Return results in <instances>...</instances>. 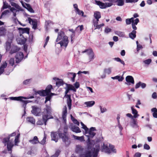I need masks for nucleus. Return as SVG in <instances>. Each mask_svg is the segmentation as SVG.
<instances>
[{"label":"nucleus","instance_id":"obj_1","mask_svg":"<svg viewBox=\"0 0 157 157\" xmlns=\"http://www.w3.org/2000/svg\"><path fill=\"white\" fill-rule=\"evenodd\" d=\"M51 112L52 109L51 107L49 105H47L42 112V119L38 120L36 122V124L37 125H42L44 124L45 125H46L48 120L53 118L52 116L51 115Z\"/></svg>","mask_w":157,"mask_h":157},{"label":"nucleus","instance_id":"obj_2","mask_svg":"<svg viewBox=\"0 0 157 157\" xmlns=\"http://www.w3.org/2000/svg\"><path fill=\"white\" fill-rule=\"evenodd\" d=\"M67 128L65 127L63 132H59V136L66 147L68 146L71 143V139L67 132Z\"/></svg>","mask_w":157,"mask_h":157},{"label":"nucleus","instance_id":"obj_3","mask_svg":"<svg viewBox=\"0 0 157 157\" xmlns=\"http://www.w3.org/2000/svg\"><path fill=\"white\" fill-rule=\"evenodd\" d=\"M61 39L62 40L58 44H59L61 47H64L66 48L69 42L68 37L65 35L64 33L62 31H60L58 33V36L56 41L58 42Z\"/></svg>","mask_w":157,"mask_h":157},{"label":"nucleus","instance_id":"obj_4","mask_svg":"<svg viewBox=\"0 0 157 157\" xmlns=\"http://www.w3.org/2000/svg\"><path fill=\"white\" fill-rule=\"evenodd\" d=\"M10 98L12 100L16 101H19L22 102V106L24 108V113L22 117L25 115L26 113L25 109L26 105L27 103L32 102V101L29 100H22V96H19L18 97H11Z\"/></svg>","mask_w":157,"mask_h":157},{"label":"nucleus","instance_id":"obj_5","mask_svg":"<svg viewBox=\"0 0 157 157\" xmlns=\"http://www.w3.org/2000/svg\"><path fill=\"white\" fill-rule=\"evenodd\" d=\"M32 108L31 113L36 116H39L41 111L40 108L36 105L32 106Z\"/></svg>","mask_w":157,"mask_h":157},{"label":"nucleus","instance_id":"obj_6","mask_svg":"<svg viewBox=\"0 0 157 157\" xmlns=\"http://www.w3.org/2000/svg\"><path fill=\"white\" fill-rule=\"evenodd\" d=\"M59 132H62L59 130H58L57 132H51V140L54 141L56 142H58V140L57 134L59 135Z\"/></svg>","mask_w":157,"mask_h":157},{"label":"nucleus","instance_id":"obj_7","mask_svg":"<svg viewBox=\"0 0 157 157\" xmlns=\"http://www.w3.org/2000/svg\"><path fill=\"white\" fill-rule=\"evenodd\" d=\"M24 54L22 52H18L15 56L16 61L17 63H19L23 59Z\"/></svg>","mask_w":157,"mask_h":157},{"label":"nucleus","instance_id":"obj_8","mask_svg":"<svg viewBox=\"0 0 157 157\" xmlns=\"http://www.w3.org/2000/svg\"><path fill=\"white\" fill-rule=\"evenodd\" d=\"M29 23L33 25V28L34 29H36L37 26V21L36 19L33 20L30 17L28 18Z\"/></svg>","mask_w":157,"mask_h":157},{"label":"nucleus","instance_id":"obj_9","mask_svg":"<svg viewBox=\"0 0 157 157\" xmlns=\"http://www.w3.org/2000/svg\"><path fill=\"white\" fill-rule=\"evenodd\" d=\"M125 80L128 83L125 82V84L130 85V83L132 84L134 83V81L133 78L132 76H127L125 78Z\"/></svg>","mask_w":157,"mask_h":157},{"label":"nucleus","instance_id":"obj_10","mask_svg":"<svg viewBox=\"0 0 157 157\" xmlns=\"http://www.w3.org/2000/svg\"><path fill=\"white\" fill-rule=\"evenodd\" d=\"M9 8L10 9V11L12 12L13 13V16H14V17L13 18V20L16 21V20H17L18 21V19H17V17H16V12L17 11H18L17 10H16L15 8H14L13 7H11L10 6H9Z\"/></svg>","mask_w":157,"mask_h":157},{"label":"nucleus","instance_id":"obj_11","mask_svg":"<svg viewBox=\"0 0 157 157\" xmlns=\"http://www.w3.org/2000/svg\"><path fill=\"white\" fill-rule=\"evenodd\" d=\"M92 155L90 151H86L83 153L80 154L79 155V157H92Z\"/></svg>","mask_w":157,"mask_h":157},{"label":"nucleus","instance_id":"obj_12","mask_svg":"<svg viewBox=\"0 0 157 157\" xmlns=\"http://www.w3.org/2000/svg\"><path fill=\"white\" fill-rule=\"evenodd\" d=\"M18 29L19 31V33L20 34H23L24 33H26L29 34V29L28 28H19Z\"/></svg>","mask_w":157,"mask_h":157},{"label":"nucleus","instance_id":"obj_13","mask_svg":"<svg viewBox=\"0 0 157 157\" xmlns=\"http://www.w3.org/2000/svg\"><path fill=\"white\" fill-rule=\"evenodd\" d=\"M95 133L89 131V129H88V131L87 132H85V136L87 137L88 138H93L95 135Z\"/></svg>","mask_w":157,"mask_h":157},{"label":"nucleus","instance_id":"obj_14","mask_svg":"<svg viewBox=\"0 0 157 157\" xmlns=\"http://www.w3.org/2000/svg\"><path fill=\"white\" fill-rule=\"evenodd\" d=\"M95 4L98 6L101 9H105V3L102 2L100 1L95 0Z\"/></svg>","mask_w":157,"mask_h":157},{"label":"nucleus","instance_id":"obj_15","mask_svg":"<svg viewBox=\"0 0 157 157\" xmlns=\"http://www.w3.org/2000/svg\"><path fill=\"white\" fill-rule=\"evenodd\" d=\"M54 94L51 93L49 94H47V95H46L45 96H46L45 98V103H46L48 101H49V105H49L50 107V100L51 99L52 96L54 95Z\"/></svg>","mask_w":157,"mask_h":157},{"label":"nucleus","instance_id":"obj_16","mask_svg":"<svg viewBox=\"0 0 157 157\" xmlns=\"http://www.w3.org/2000/svg\"><path fill=\"white\" fill-rule=\"evenodd\" d=\"M130 125L133 128H138V126L137 124L136 120L133 119L132 121L130 122Z\"/></svg>","mask_w":157,"mask_h":157},{"label":"nucleus","instance_id":"obj_17","mask_svg":"<svg viewBox=\"0 0 157 157\" xmlns=\"http://www.w3.org/2000/svg\"><path fill=\"white\" fill-rule=\"evenodd\" d=\"M7 144V148L8 151H9V153L11 154L12 152V148L13 147L14 145L13 143L11 142L8 143Z\"/></svg>","mask_w":157,"mask_h":157},{"label":"nucleus","instance_id":"obj_18","mask_svg":"<svg viewBox=\"0 0 157 157\" xmlns=\"http://www.w3.org/2000/svg\"><path fill=\"white\" fill-rule=\"evenodd\" d=\"M146 84L140 81L136 84L135 87V88L136 89L139 88L140 86H141L142 89H144L146 87Z\"/></svg>","mask_w":157,"mask_h":157},{"label":"nucleus","instance_id":"obj_19","mask_svg":"<svg viewBox=\"0 0 157 157\" xmlns=\"http://www.w3.org/2000/svg\"><path fill=\"white\" fill-rule=\"evenodd\" d=\"M67 113V108L66 106H65L63 109L62 113V118L64 122L66 121V117Z\"/></svg>","mask_w":157,"mask_h":157},{"label":"nucleus","instance_id":"obj_20","mask_svg":"<svg viewBox=\"0 0 157 157\" xmlns=\"http://www.w3.org/2000/svg\"><path fill=\"white\" fill-rule=\"evenodd\" d=\"M7 64L6 61L3 62L0 67V75L2 74L4 71V69L7 66Z\"/></svg>","mask_w":157,"mask_h":157},{"label":"nucleus","instance_id":"obj_21","mask_svg":"<svg viewBox=\"0 0 157 157\" xmlns=\"http://www.w3.org/2000/svg\"><path fill=\"white\" fill-rule=\"evenodd\" d=\"M29 142L33 144H36L39 143V141L37 136H34L33 139L29 140Z\"/></svg>","mask_w":157,"mask_h":157},{"label":"nucleus","instance_id":"obj_22","mask_svg":"<svg viewBox=\"0 0 157 157\" xmlns=\"http://www.w3.org/2000/svg\"><path fill=\"white\" fill-rule=\"evenodd\" d=\"M10 2L11 5L13 6L18 11H22V10L21 9L20 6L15 3L11 1V0L10 1Z\"/></svg>","mask_w":157,"mask_h":157},{"label":"nucleus","instance_id":"obj_23","mask_svg":"<svg viewBox=\"0 0 157 157\" xmlns=\"http://www.w3.org/2000/svg\"><path fill=\"white\" fill-rule=\"evenodd\" d=\"M20 48L16 46H13L10 52V53L11 54H13L14 53L17 52V51L20 50Z\"/></svg>","mask_w":157,"mask_h":157},{"label":"nucleus","instance_id":"obj_24","mask_svg":"<svg viewBox=\"0 0 157 157\" xmlns=\"http://www.w3.org/2000/svg\"><path fill=\"white\" fill-rule=\"evenodd\" d=\"M133 107V106H132L131 107L132 113L133 114V117L134 118H136L139 116V115L138 114L137 111L136 109H134Z\"/></svg>","mask_w":157,"mask_h":157},{"label":"nucleus","instance_id":"obj_25","mask_svg":"<svg viewBox=\"0 0 157 157\" xmlns=\"http://www.w3.org/2000/svg\"><path fill=\"white\" fill-rule=\"evenodd\" d=\"M71 130L74 132H75L76 133H80L81 132V131L80 130L79 128L75 126H72L71 127Z\"/></svg>","mask_w":157,"mask_h":157},{"label":"nucleus","instance_id":"obj_26","mask_svg":"<svg viewBox=\"0 0 157 157\" xmlns=\"http://www.w3.org/2000/svg\"><path fill=\"white\" fill-rule=\"evenodd\" d=\"M84 148L80 145H77L76 146L75 152L77 153H80L82 152Z\"/></svg>","mask_w":157,"mask_h":157},{"label":"nucleus","instance_id":"obj_27","mask_svg":"<svg viewBox=\"0 0 157 157\" xmlns=\"http://www.w3.org/2000/svg\"><path fill=\"white\" fill-rule=\"evenodd\" d=\"M6 33V29L3 26L0 27V36H3L5 35Z\"/></svg>","mask_w":157,"mask_h":157},{"label":"nucleus","instance_id":"obj_28","mask_svg":"<svg viewBox=\"0 0 157 157\" xmlns=\"http://www.w3.org/2000/svg\"><path fill=\"white\" fill-rule=\"evenodd\" d=\"M72 136L74 139L78 140L80 141V142H82L84 141L83 136H78L73 135Z\"/></svg>","mask_w":157,"mask_h":157},{"label":"nucleus","instance_id":"obj_29","mask_svg":"<svg viewBox=\"0 0 157 157\" xmlns=\"http://www.w3.org/2000/svg\"><path fill=\"white\" fill-rule=\"evenodd\" d=\"M66 84L67 86L66 87L69 89L70 90H72L75 92L76 91V89L72 85L67 83H66Z\"/></svg>","mask_w":157,"mask_h":157},{"label":"nucleus","instance_id":"obj_30","mask_svg":"<svg viewBox=\"0 0 157 157\" xmlns=\"http://www.w3.org/2000/svg\"><path fill=\"white\" fill-rule=\"evenodd\" d=\"M36 93L42 96H45L48 94L45 90H38L37 91Z\"/></svg>","mask_w":157,"mask_h":157},{"label":"nucleus","instance_id":"obj_31","mask_svg":"<svg viewBox=\"0 0 157 157\" xmlns=\"http://www.w3.org/2000/svg\"><path fill=\"white\" fill-rule=\"evenodd\" d=\"M136 31L135 30H133L129 33V36L130 38L132 39H134L136 36Z\"/></svg>","mask_w":157,"mask_h":157},{"label":"nucleus","instance_id":"obj_32","mask_svg":"<svg viewBox=\"0 0 157 157\" xmlns=\"http://www.w3.org/2000/svg\"><path fill=\"white\" fill-rule=\"evenodd\" d=\"M151 111L153 113L152 116L154 118H157V109L153 108L151 109Z\"/></svg>","mask_w":157,"mask_h":157},{"label":"nucleus","instance_id":"obj_33","mask_svg":"<svg viewBox=\"0 0 157 157\" xmlns=\"http://www.w3.org/2000/svg\"><path fill=\"white\" fill-rule=\"evenodd\" d=\"M20 36H22L23 39H20L19 40V43L21 44H24L26 41L27 39L24 37L22 34H20Z\"/></svg>","mask_w":157,"mask_h":157},{"label":"nucleus","instance_id":"obj_34","mask_svg":"<svg viewBox=\"0 0 157 157\" xmlns=\"http://www.w3.org/2000/svg\"><path fill=\"white\" fill-rule=\"evenodd\" d=\"M87 148L88 150L91 149L93 147V144L91 142L90 139L88 138L87 140Z\"/></svg>","mask_w":157,"mask_h":157},{"label":"nucleus","instance_id":"obj_35","mask_svg":"<svg viewBox=\"0 0 157 157\" xmlns=\"http://www.w3.org/2000/svg\"><path fill=\"white\" fill-rule=\"evenodd\" d=\"M95 102L94 101H90L85 102L84 104L86 105L87 107H88L92 106L95 104Z\"/></svg>","mask_w":157,"mask_h":157},{"label":"nucleus","instance_id":"obj_36","mask_svg":"<svg viewBox=\"0 0 157 157\" xmlns=\"http://www.w3.org/2000/svg\"><path fill=\"white\" fill-rule=\"evenodd\" d=\"M111 78L113 79H117L118 81L121 82L124 79V78L123 76H121L119 75H117L115 77H112Z\"/></svg>","mask_w":157,"mask_h":157},{"label":"nucleus","instance_id":"obj_37","mask_svg":"<svg viewBox=\"0 0 157 157\" xmlns=\"http://www.w3.org/2000/svg\"><path fill=\"white\" fill-rule=\"evenodd\" d=\"M27 121L31 123L32 124H34L35 123V121L34 119L32 117H28L26 118Z\"/></svg>","mask_w":157,"mask_h":157},{"label":"nucleus","instance_id":"obj_38","mask_svg":"<svg viewBox=\"0 0 157 157\" xmlns=\"http://www.w3.org/2000/svg\"><path fill=\"white\" fill-rule=\"evenodd\" d=\"M25 4L26 6L25 8H26L29 12L31 13H34V10L29 4L27 3H25Z\"/></svg>","mask_w":157,"mask_h":157},{"label":"nucleus","instance_id":"obj_39","mask_svg":"<svg viewBox=\"0 0 157 157\" xmlns=\"http://www.w3.org/2000/svg\"><path fill=\"white\" fill-rule=\"evenodd\" d=\"M115 33L116 35L121 37H124L125 36L124 33L123 32L117 31H115Z\"/></svg>","mask_w":157,"mask_h":157},{"label":"nucleus","instance_id":"obj_40","mask_svg":"<svg viewBox=\"0 0 157 157\" xmlns=\"http://www.w3.org/2000/svg\"><path fill=\"white\" fill-rule=\"evenodd\" d=\"M94 16L95 18H101V16L100 12L98 11H95L94 12Z\"/></svg>","mask_w":157,"mask_h":157},{"label":"nucleus","instance_id":"obj_41","mask_svg":"<svg viewBox=\"0 0 157 157\" xmlns=\"http://www.w3.org/2000/svg\"><path fill=\"white\" fill-rule=\"evenodd\" d=\"M52 88V86L51 85H48L46 87L45 90L48 94H50L51 93V90Z\"/></svg>","mask_w":157,"mask_h":157},{"label":"nucleus","instance_id":"obj_42","mask_svg":"<svg viewBox=\"0 0 157 157\" xmlns=\"http://www.w3.org/2000/svg\"><path fill=\"white\" fill-rule=\"evenodd\" d=\"M20 134L18 133L15 136L14 140L15 145H17V144L19 142V138L20 136Z\"/></svg>","mask_w":157,"mask_h":157},{"label":"nucleus","instance_id":"obj_43","mask_svg":"<svg viewBox=\"0 0 157 157\" xmlns=\"http://www.w3.org/2000/svg\"><path fill=\"white\" fill-rule=\"evenodd\" d=\"M64 84V82L62 79H59L58 81L56 82V86L59 87L63 85Z\"/></svg>","mask_w":157,"mask_h":157},{"label":"nucleus","instance_id":"obj_44","mask_svg":"<svg viewBox=\"0 0 157 157\" xmlns=\"http://www.w3.org/2000/svg\"><path fill=\"white\" fill-rule=\"evenodd\" d=\"M85 52H87V55L89 56L93 53L94 52L91 48H89V49H86L82 52V53H84Z\"/></svg>","mask_w":157,"mask_h":157},{"label":"nucleus","instance_id":"obj_45","mask_svg":"<svg viewBox=\"0 0 157 157\" xmlns=\"http://www.w3.org/2000/svg\"><path fill=\"white\" fill-rule=\"evenodd\" d=\"M112 68L109 67L108 68H105L104 70V72L105 74H107L109 75L111 72Z\"/></svg>","mask_w":157,"mask_h":157},{"label":"nucleus","instance_id":"obj_46","mask_svg":"<svg viewBox=\"0 0 157 157\" xmlns=\"http://www.w3.org/2000/svg\"><path fill=\"white\" fill-rule=\"evenodd\" d=\"M114 60L117 62H120L121 64H123L124 66L125 65V63L124 61L122 60L120 58L117 57L113 59Z\"/></svg>","mask_w":157,"mask_h":157},{"label":"nucleus","instance_id":"obj_47","mask_svg":"<svg viewBox=\"0 0 157 157\" xmlns=\"http://www.w3.org/2000/svg\"><path fill=\"white\" fill-rule=\"evenodd\" d=\"M10 141V137H5L3 138L2 140V142L4 144L5 146H6L8 143H9Z\"/></svg>","mask_w":157,"mask_h":157},{"label":"nucleus","instance_id":"obj_48","mask_svg":"<svg viewBox=\"0 0 157 157\" xmlns=\"http://www.w3.org/2000/svg\"><path fill=\"white\" fill-rule=\"evenodd\" d=\"M124 0H117V5L119 6H122L124 4Z\"/></svg>","mask_w":157,"mask_h":157},{"label":"nucleus","instance_id":"obj_49","mask_svg":"<svg viewBox=\"0 0 157 157\" xmlns=\"http://www.w3.org/2000/svg\"><path fill=\"white\" fill-rule=\"evenodd\" d=\"M46 138V135L44 134L43 139L40 142L39 141V143H40L42 145H44L45 143Z\"/></svg>","mask_w":157,"mask_h":157},{"label":"nucleus","instance_id":"obj_50","mask_svg":"<svg viewBox=\"0 0 157 157\" xmlns=\"http://www.w3.org/2000/svg\"><path fill=\"white\" fill-rule=\"evenodd\" d=\"M60 152L61 151L60 150H57L56 151L55 154L51 156V157H58L59 155Z\"/></svg>","mask_w":157,"mask_h":157},{"label":"nucleus","instance_id":"obj_51","mask_svg":"<svg viewBox=\"0 0 157 157\" xmlns=\"http://www.w3.org/2000/svg\"><path fill=\"white\" fill-rule=\"evenodd\" d=\"M71 119L73 123L78 125H79V122L75 119L74 118L72 115H71Z\"/></svg>","mask_w":157,"mask_h":157},{"label":"nucleus","instance_id":"obj_52","mask_svg":"<svg viewBox=\"0 0 157 157\" xmlns=\"http://www.w3.org/2000/svg\"><path fill=\"white\" fill-rule=\"evenodd\" d=\"M11 44L9 42H7L6 43V51L9 50L10 48Z\"/></svg>","mask_w":157,"mask_h":157},{"label":"nucleus","instance_id":"obj_53","mask_svg":"<svg viewBox=\"0 0 157 157\" xmlns=\"http://www.w3.org/2000/svg\"><path fill=\"white\" fill-rule=\"evenodd\" d=\"M99 147H98L96 148H94V147L92 148L91 150L92 151H93V153L98 154V152L99 151Z\"/></svg>","mask_w":157,"mask_h":157},{"label":"nucleus","instance_id":"obj_54","mask_svg":"<svg viewBox=\"0 0 157 157\" xmlns=\"http://www.w3.org/2000/svg\"><path fill=\"white\" fill-rule=\"evenodd\" d=\"M72 100L71 99L67 100V104L68 107V109L70 110L71 109Z\"/></svg>","mask_w":157,"mask_h":157},{"label":"nucleus","instance_id":"obj_55","mask_svg":"<svg viewBox=\"0 0 157 157\" xmlns=\"http://www.w3.org/2000/svg\"><path fill=\"white\" fill-rule=\"evenodd\" d=\"M109 147L110 148V149H111L112 152L115 153L116 152V149H114V147L113 145L109 144Z\"/></svg>","mask_w":157,"mask_h":157},{"label":"nucleus","instance_id":"obj_56","mask_svg":"<svg viewBox=\"0 0 157 157\" xmlns=\"http://www.w3.org/2000/svg\"><path fill=\"white\" fill-rule=\"evenodd\" d=\"M32 81V79H29L25 80L23 82V84L24 85H26L29 84Z\"/></svg>","mask_w":157,"mask_h":157},{"label":"nucleus","instance_id":"obj_57","mask_svg":"<svg viewBox=\"0 0 157 157\" xmlns=\"http://www.w3.org/2000/svg\"><path fill=\"white\" fill-rule=\"evenodd\" d=\"M139 0H125L126 3H135L137 2Z\"/></svg>","mask_w":157,"mask_h":157},{"label":"nucleus","instance_id":"obj_58","mask_svg":"<svg viewBox=\"0 0 157 157\" xmlns=\"http://www.w3.org/2000/svg\"><path fill=\"white\" fill-rule=\"evenodd\" d=\"M81 124L82 126V128L85 130L86 132H87L88 131V128H87L86 126L82 122L81 123Z\"/></svg>","mask_w":157,"mask_h":157},{"label":"nucleus","instance_id":"obj_59","mask_svg":"<svg viewBox=\"0 0 157 157\" xmlns=\"http://www.w3.org/2000/svg\"><path fill=\"white\" fill-rule=\"evenodd\" d=\"M151 59H149L146 60H144L143 61V63H144L146 64L149 65L151 63Z\"/></svg>","mask_w":157,"mask_h":157},{"label":"nucleus","instance_id":"obj_60","mask_svg":"<svg viewBox=\"0 0 157 157\" xmlns=\"http://www.w3.org/2000/svg\"><path fill=\"white\" fill-rule=\"evenodd\" d=\"M3 7H2V9H7V8H9V5L8 3H6V2H3Z\"/></svg>","mask_w":157,"mask_h":157},{"label":"nucleus","instance_id":"obj_61","mask_svg":"<svg viewBox=\"0 0 157 157\" xmlns=\"http://www.w3.org/2000/svg\"><path fill=\"white\" fill-rule=\"evenodd\" d=\"M113 5L111 2H106L105 3V9L106 8L111 7Z\"/></svg>","mask_w":157,"mask_h":157},{"label":"nucleus","instance_id":"obj_62","mask_svg":"<svg viewBox=\"0 0 157 157\" xmlns=\"http://www.w3.org/2000/svg\"><path fill=\"white\" fill-rule=\"evenodd\" d=\"M69 31H70V32H71L72 33V34L71 35V42L72 41V38H73V36H74L75 35V33L74 32V30L73 29H69Z\"/></svg>","mask_w":157,"mask_h":157},{"label":"nucleus","instance_id":"obj_63","mask_svg":"<svg viewBox=\"0 0 157 157\" xmlns=\"http://www.w3.org/2000/svg\"><path fill=\"white\" fill-rule=\"evenodd\" d=\"M9 64L12 66H13L14 64V60L13 58H11L9 60Z\"/></svg>","mask_w":157,"mask_h":157},{"label":"nucleus","instance_id":"obj_64","mask_svg":"<svg viewBox=\"0 0 157 157\" xmlns=\"http://www.w3.org/2000/svg\"><path fill=\"white\" fill-rule=\"evenodd\" d=\"M76 13H77L79 15H81L83 17H86V16L84 15V12L82 10H79V11H77L76 12Z\"/></svg>","mask_w":157,"mask_h":157}]
</instances>
